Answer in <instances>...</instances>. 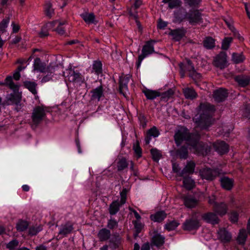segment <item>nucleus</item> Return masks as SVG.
<instances>
[{"mask_svg":"<svg viewBox=\"0 0 250 250\" xmlns=\"http://www.w3.org/2000/svg\"><path fill=\"white\" fill-rule=\"evenodd\" d=\"M123 205H121L118 200L113 201L110 205L109 207V212L110 215H113L116 214L119 210L120 208Z\"/></svg>","mask_w":250,"mask_h":250,"instance_id":"29","label":"nucleus"},{"mask_svg":"<svg viewBox=\"0 0 250 250\" xmlns=\"http://www.w3.org/2000/svg\"><path fill=\"white\" fill-rule=\"evenodd\" d=\"M184 94L186 99H193L197 96L195 90L193 88L189 87L184 89Z\"/></svg>","mask_w":250,"mask_h":250,"instance_id":"37","label":"nucleus"},{"mask_svg":"<svg viewBox=\"0 0 250 250\" xmlns=\"http://www.w3.org/2000/svg\"><path fill=\"white\" fill-rule=\"evenodd\" d=\"M10 17H8L4 19L0 23V35L6 32V28L9 22Z\"/></svg>","mask_w":250,"mask_h":250,"instance_id":"42","label":"nucleus"},{"mask_svg":"<svg viewBox=\"0 0 250 250\" xmlns=\"http://www.w3.org/2000/svg\"><path fill=\"white\" fill-rule=\"evenodd\" d=\"M173 94L174 91L171 89H169L162 94L160 93L161 100L164 101H167L168 99L173 95Z\"/></svg>","mask_w":250,"mask_h":250,"instance_id":"48","label":"nucleus"},{"mask_svg":"<svg viewBox=\"0 0 250 250\" xmlns=\"http://www.w3.org/2000/svg\"><path fill=\"white\" fill-rule=\"evenodd\" d=\"M232 41V38L231 37H226L225 38L222 43V49L223 50H227L229 47L230 43Z\"/></svg>","mask_w":250,"mask_h":250,"instance_id":"53","label":"nucleus"},{"mask_svg":"<svg viewBox=\"0 0 250 250\" xmlns=\"http://www.w3.org/2000/svg\"><path fill=\"white\" fill-rule=\"evenodd\" d=\"M185 19L192 25H196L202 22L201 14L198 10L190 11L186 13Z\"/></svg>","mask_w":250,"mask_h":250,"instance_id":"7","label":"nucleus"},{"mask_svg":"<svg viewBox=\"0 0 250 250\" xmlns=\"http://www.w3.org/2000/svg\"><path fill=\"white\" fill-rule=\"evenodd\" d=\"M48 69V66L46 67L44 63L42 62L40 59L37 58L34 60V70L42 73L46 71Z\"/></svg>","mask_w":250,"mask_h":250,"instance_id":"24","label":"nucleus"},{"mask_svg":"<svg viewBox=\"0 0 250 250\" xmlns=\"http://www.w3.org/2000/svg\"><path fill=\"white\" fill-rule=\"evenodd\" d=\"M185 67L186 70L189 72V76L192 78L193 79L199 80L201 78V75L195 71L194 67L190 61L188 60L187 61V64H186Z\"/></svg>","mask_w":250,"mask_h":250,"instance_id":"14","label":"nucleus"},{"mask_svg":"<svg viewBox=\"0 0 250 250\" xmlns=\"http://www.w3.org/2000/svg\"><path fill=\"white\" fill-rule=\"evenodd\" d=\"M24 86L32 93L36 95L37 93L36 90L37 83L34 82L25 81L23 83Z\"/></svg>","mask_w":250,"mask_h":250,"instance_id":"35","label":"nucleus"},{"mask_svg":"<svg viewBox=\"0 0 250 250\" xmlns=\"http://www.w3.org/2000/svg\"><path fill=\"white\" fill-rule=\"evenodd\" d=\"M19 244V241L16 239H13L6 244V248L9 250H14Z\"/></svg>","mask_w":250,"mask_h":250,"instance_id":"49","label":"nucleus"},{"mask_svg":"<svg viewBox=\"0 0 250 250\" xmlns=\"http://www.w3.org/2000/svg\"><path fill=\"white\" fill-rule=\"evenodd\" d=\"M214 65L220 69H223L227 67V55L225 53H221L215 58L213 62Z\"/></svg>","mask_w":250,"mask_h":250,"instance_id":"8","label":"nucleus"},{"mask_svg":"<svg viewBox=\"0 0 250 250\" xmlns=\"http://www.w3.org/2000/svg\"><path fill=\"white\" fill-rule=\"evenodd\" d=\"M81 17L87 24L96 23L95 17L93 13H83L81 14Z\"/></svg>","mask_w":250,"mask_h":250,"instance_id":"31","label":"nucleus"},{"mask_svg":"<svg viewBox=\"0 0 250 250\" xmlns=\"http://www.w3.org/2000/svg\"><path fill=\"white\" fill-rule=\"evenodd\" d=\"M176 153L180 159H186L188 156V148L187 147L183 146L177 150Z\"/></svg>","mask_w":250,"mask_h":250,"instance_id":"40","label":"nucleus"},{"mask_svg":"<svg viewBox=\"0 0 250 250\" xmlns=\"http://www.w3.org/2000/svg\"><path fill=\"white\" fill-rule=\"evenodd\" d=\"M143 92L148 100H154L157 97L160 96V93L156 90L146 89Z\"/></svg>","mask_w":250,"mask_h":250,"instance_id":"25","label":"nucleus"},{"mask_svg":"<svg viewBox=\"0 0 250 250\" xmlns=\"http://www.w3.org/2000/svg\"><path fill=\"white\" fill-rule=\"evenodd\" d=\"M228 96V93L227 90L222 88L216 90L213 92V98L217 102L225 100Z\"/></svg>","mask_w":250,"mask_h":250,"instance_id":"11","label":"nucleus"},{"mask_svg":"<svg viewBox=\"0 0 250 250\" xmlns=\"http://www.w3.org/2000/svg\"><path fill=\"white\" fill-rule=\"evenodd\" d=\"M185 206L188 208H194L197 204V200L191 196H184L182 197Z\"/></svg>","mask_w":250,"mask_h":250,"instance_id":"19","label":"nucleus"},{"mask_svg":"<svg viewBox=\"0 0 250 250\" xmlns=\"http://www.w3.org/2000/svg\"><path fill=\"white\" fill-rule=\"evenodd\" d=\"M232 60L234 63H239L244 61V57L241 54L233 53Z\"/></svg>","mask_w":250,"mask_h":250,"instance_id":"51","label":"nucleus"},{"mask_svg":"<svg viewBox=\"0 0 250 250\" xmlns=\"http://www.w3.org/2000/svg\"><path fill=\"white\" fill-rule=\"evenodd\" d=\"M167 25V22L163 21L162 19H160L158 21L157 27L158 28L163 29H164Z\"/></svg>","mask_w":250,"mask_h":250,"instance_id":"61","label":"nucleus"},{"mask_svg":"<svg viewBox=\"0 0 250 250\" xmlns=\"http://www.w3.org/2000/svg\"><path fill=\"white\" fill-rule=\"evenodd\" d=\"M221 173L220 169L204 168L200 170V174L203 179L212 180Z\"/></svg>","mask_w":250,"mask_h":250,"instance_id":"6","label":"nucleus"},{"mask_svg":"<svg viewBox=\"0 0 250 250\" xmlns=\"http://www.w3.org/2000/svg\"><path fill=\"white\" fill-rule=\"evenodd\" d=\"M147 133H148V134L149 136H150L151 137H157L160 134V133H159L158 130L157 129V128L155 126H153V127H152L150 129H149L147 131Z\"/></svg>","mask_w":250,"mask_h":250,"instance_id":"54","label":"nucleus"},{"mask_svg":"<svg viewBox=\"0 0 250 250\" xmlns=\"http://www.w3.org/2000/svg\"><path fill=\"white\" fill-rule=\"evenodd\" d=\"M202 218L208 223L213 225L217 224L219 222V219L216 214L213 212H208L202 215Z\"/></svg>","mask_w":250,"mask_h":250,"instance_id":"16","label":"nucleus"},{"mask_svg":"<svg viewBox=\"0 0 250 250\" xmlns=\"http://www.w3.org/2000/svg\"><path fill=\"white\" fill-rule=\"evenodd\" d=\"M133 149L136 154L137 155L138 158L142 156V149L138 144L134 146Z\"/></svg>","mask_w":250,"mask_h":250,"instance_id":"59","label":"nucleus"},{"mask_svg":"<svg viewBox=\"0 0 250 250\" xmlns=\"http://www.w3.org/2000/svg\"><path fill=\"white\" fill-rule=\"evenodd\" d=\"M167 214L165 211H160L157 212L154 214L151 215L150 217L151 220L154 222H160L164 220Z\"/></svg>","mask_w":250,"mask_h":250,"instance_id":"30","label":"nucleus"},{"mask_svg":"<svg viewBox=\"0 0 250 250\" xmlns=\"http://www.w3.org/2000/svg\"><path fill=\"white\" fill-rule=\"evenodd\" d=\"M28 224L26 221H21L17 224V229L19 231L25 230L28 227Z\"/></svg>","mask_w":250,"mask_h":250,"instance_id":"52","label":"nucleus"},{"mask_svg":"<svg viewBox=\"0 0 250 250\" xmlns=\"http://www.w3.org/2000/svg\"><path fill=\"white\" fill-rule=\"evenodd\" d=\"M179 225V223L176 221H172L166 224L165 228L168 231L175 229Z\"/></svg>","mask_w":250,"mask_h":250,"instance_id":"46","label":"nucleus"},{"mask_svg":"<svg viewBox=\"0 0 250 250\" xmlns=\"http://www.w3.org/2000/svg\"><path fill=\"white\" fill-rule=\"evenodd\" d=\"M21 102V98L18 94H10L7 97V104L18 105Z\"/></svg>","mask_w":250,"mask_h":250,"instance_id":"32","label":"nucleus"},{"mask_svg":"<svg viewBox=\"0 0 250 250\" xmlns=\"http://www.w3.org/2000/svg\"><path fill=\"white\" fill-rule=\"evenodd\" d=\"M55 72V68L54 66L49 65L48 66V69L46 71L43 72L44 76L41 80L42 83H45L52 80Z\"/></svg>","mask_w":250,"mask_h":250,"instance_id":"13","label":"nucleus"},{"mask_svg":"<svg viewBox=\"0 0 250 250\" xmlns=\"http://www.w3.org/2000/svg\"><path fill=\"white\" fill-rule=\"evenodd\" d=\"M200 136L198 134H191L188 130L184 127L178 129L174 135V140L177 146L183 141L190 146V150L194 153L206 155L210 151V147L202 142H199Z\"/></svg>","mask_w":250,"mask_h":250,"instance_id":"1","label":"nucleus"},{"mask_svg":"<svg viewBox=\"0 0 250 250\" xmlns=\"http://www.w3.org/2000/svg\"><path fill=\"white\" fill-rule=\"evenodd\" d=\"M183 178V183L185 188L189 190L191 189L194 187V181L190 177H187L186 175H185Z\"/></svg>","mask_w":250,"mask_h":250,"instance_id":"38","label":"nucleus"},{"mask_svg":"<svg viewBox=\"0 0 250 250\" xmlns=\"http://www.w3.org/2000/svg\"><path fill=\"white\" fill-rule=\"evenodd\" d=\"M235 80L239 85L245 87L248 85L250 83V79L248 77L243 75H239L235 77Z\"/></svg>","mask_w":250,"mask_h":250,"instance_id":"33","label":"nucleus"},{"mask_svg":"<svg viewBox=\"0 0 250 250\" xmlns=\"http://www.w3.org/2000/svg\"><path fill=\"white\" fill-rule=\"evenodd\" d=\"M42 229V228L40 226L32 227L29 228V233L30 235H35Z\"/></svg>","mask_w":250,"mask_h":250,"instance_id":"56","label":"nucleus"},{"mask_svg":"<svg viewBox=\"0 0 250 250\" xmlns=\"http://www.w3.org/2000/svg\"><path fill=\"white\" fill-rule=\"evenodd\" d=\"M91 93L92 100H97L98 101H100L101 98L103 96V87L102 85H100L93 89L91 91Z\"/></svg>","mask_w":250,"mask_h":250,"instance_id":"23","label":"nucleus"},{"mask_svg":"<svg viewBox=\"0 0 250 250\" xmlns=\"http://www.w3.org/2000/svg\"><path fill=\"white\" fill-rule=\"evenodd\" d=\"M65 78L70 82L81 84L85 83L86 80L84 77L78 71L74 69L70 68L66 70L64 73Z\"/></svg>","mask_w":250,"mask_h":250,"instance_id":"5","label":"nucleus"},{"mask_svg":"<svg viewBox=\"0 0 250 250\" xmlns=\"http://www.w3.org/2000/svg\"><path fill=\"white\" fill-rule=\"evenodd\" d=\"M185 32L183 28L171 30L169 35L172 36L175 41H179L184 36Z\"/></svg>","mask_w":250,"mask_h":250,"instance_id":"18","label":"nucleus"},{"mask_svg":"<svg viewBox=\"0 0 250 250\" xmlns=\"http://www.w3.org/2000/svg\"><path fill=\"white\" fill-rule=\"evenodd\" d=\"M238 219V214L236 212H232L230 215V219L232 222L235 223Z\"/></svg>","mask_w":250,"mask_h":250,"instance_id":"63","label":"nucleus"},{"mask_svg":"<svg viewBox=\"0 0 250 250\" xmlns=\"http://www.w3.org/2000/svg\"><path fill=\"white\" fill-rule=\"evenodd\" d=\"M165 239V238L164 236L156 233L152 238V243L157 247H160L164 244Z\"/></svg>","mask_w":250,"mask_h":250,"instance_id":"26","label":"nucleus"},{"mask_svg":"<svg viewBox=\"0 0 250 250\" xmlns=\"http://www.w3.org/2000/svg\"><path fill=\"white\" fill-rule=\"evenodd\" d=\"M154 41L151 40L146 42L145 45L143 46L142 53L138 56V61L136 62V66L137 68L140 66L142 61L149 55L153 54L155 52Z\"/></svg>","mask_w":250,"mask_h":250,"instance_id":"4","label":"nucleus"},{"mask_svg":"<svg viewBox=\"0 0 250 250\" xmlns=\"http://www.w3.org/2000/svg\"><path fill=\"white\" fill-rule=\"evenodd\" d=\"M168 2V7L170 9H173L179 7L181 5V1H163Z\"/></svg>","mask_w":250,"mask_h":250,"instance_id":"57","label":"nucleus"},{"mask_svg":"<svg viewBox=\"0 0 250 250\" xmlns=\"http://www.w3.org/2000/svg\"><path fill=\"white\" fill-rule=\"evenodd\" d=\"M46 111L42 106H38L35 107L32 113L31 126L36 128L45 118Z\"/></svg>","mask_w":250,"mask_h":250,"instance_id":"3","label":"nucleus"},{"mask_svg":"<svg viewBox=\"0 0 250 250\" xmlns=\"http://www.w3.org/2000/svg\"><path fill=\"white\" fill-rule=\"evenodd\" d=\"M110 235V231L105 228L100 229L98 233V237L100 241H104L108 240Z\"/></svg>","mask_w":250,"mask_h":250,"instance_id":"28","label":"nucleus"},{"mask_svg":"<svg viewBox=\"0 0 250 250\" xmlns=\"http://www.w3.org/2000/svg\"><path fill=\"white\" fill-rule=\"evenodd\" d=\"M220 182L222 188L227 190L231 189L233 185V181L232 179L226 177L222 178L220 180Z\"/></svg>","mask_w":250,"mask_h":250,"instance_id":"27","label":"nucleus"},{"mask_svg":"<svg viewBox=\"0 0 250 250\" xmlns=\"http://www.w3.org/2000/svg\"><path fill=\"white\" fill-rule=\"evenodd\" d=\"M218 237L223 243L229 242L231 239V235L225 229H220L218 231Z\"/></svg>","mask_w":250,"mask_h":250,"instance_id":"15","label":"nucleus"},{"mask_svg":"<svg viewBox=\"0 0 250 250\" xmlns=\"http://www.w3.org/2000/svg\"><path fill=\"white\" fill-rule=\"evenodd\" d=\"M73 229V225L70 222H67L62 225L59 228V234L62 236H66Z\"/></svg>","mask_w":250,"mask_h":250,"instance_id":"12","label":"nucleus"},{"mask_svg":"<svg viewBox=\"0 0 250 250\" xmlns=\"http://www.w3.org/2000/svg\"><path fill=\"white\" fill-rule=\"evenodd\" d=\"M57 22L55 24V25L57 23H58V25L57 27L56 28L55 30L60 35H62L64 34L65 33V29L62 26L66 24V21H57Z\"/></svg>","mask_w":250,"mask_h":250,"instance_id":"50","label":"nucleus"},{"mask_svg":"<svg viewBox=\"0 0 250 250\" xmlns=\"http://www.w3.org/2000/svg\"><path fill=\"white\" fill-rule=\"evenodd\" d=\"M133 223L135 226V228L136 229V232L137 233L140 232L141 230L143 227L142 224L140 222V221H133Z\"/></svg>","mask_w":250,"mask_h":250,"instance_id":"60","label":"nucleus"},{"mask_svg":"<svg viewBox=\"0 0 250 250\" xmlns=\"http://www.w3.org/2000/svg\"><path fill=\"white\" fill-rule=\"evenodd\" d=\"M245 7L248 17L250 19V3H245Z\"/></svg>","mask_w":250,"mask_h":250,"instance_id":"64","label":"nucleus"},{"mask_svg":"<svg viewBox=\"0 0 250 250\" xmlns=\"http://www.w3.org/2000/svg\"><path fill=\"white\" fill-rule=\"evenodd\" d=\"M215 111L214 106L208 103H202L199 107L198 115L193 119L197 127L207 129L212 122V114Z\"/></svg>","mask_w":250,"mask_h":250,"instance_id":"2","label":"nucleus"},{"mask_svg":"<svg viewBox=\"0 0 250 250\" xmlns=\"http://www.w3.org/2000/svg\"><path fill=\"white\" fill-rule=\"evenodd\" d=\"M200 226L198 220L191 218L187 220L183 224V229L186 230L197 229Z\"/></svg>","mask_w":250,"mask_h":250,"instance_id":"9","label":"nucleus"},{"mask_svg":"<svg viewBox=\"0 0 250 250\" xmlns=\"http://www.w3.org/2000/svg\"><path fill=\"white\" fill-rule=\"evenodd\" d=\"M142 1H135L134 5L132 6L130 8L129 13L130 16H131L136 21L137 24L139 26L140 24V22L138 21V15L136 10L140 7L142 4Z\"/></svg>","mask_w":250,"mask_h":250,"instance_id":"20","label":"nucleus"},{"mask_svg":"<svg viewBox=\"0 0 250 250\" xmlns=\"http://www.w3.org/2000/svg\"><path fill=\"white\" fill-rule=\"evenodd\" d=\"M150 152L153 160L154 161L158 162L162 156L160 151L156 148H152L150 150Z\"/></svg>","mask_w":250,"mask_h":250,"instance_id":"47","label":"nucleus"},{"mask_svg":"<svg viewBox=\"0 0 250 250\" xmlns=\"http://www.w3.org/2000/svg\"><path fill=\"white\" fill-rule=\"evenodd\" d=\"M172 169L175 173H176L178 175L180 176V173L182 170H180L178 164L173 163L172 165Z\"/></svg>","mask_w":250,"mask_h":250,"instance_id":"62","label":"nucleus"},{"mask_svg":"<svg viewBox=\"0 0 250 250\" xmlns=\"http://www.w3.org/2000/svg\"><path fill=\"white\" fill-rule=\"evenodd\" d=\"M129 164L125 158H122L117 163V168L119 171H122L127 167Z\"/></svg>","mask_w":250,"mask_h":250,"instance_id":"45","label":"nucleus"},{"mask_svg":"<svg viewBox=\"0 0 250 250\" xmlns=\"http://www.w3.org/2000/svg\"><path fill=\"white\" fill-rule=\"evenodd\" d=\"M195 164L193 162H188L185 168L181 171L180 176L184 177L187 174H192L194 172Z\"/></svg>","mask_w":250,"mask_h":250,"instance_id":"22","label":"nucleus"},{"mask_svg":"<svg viewBox=\"0 0 250 250\" xmlns=\"http://www.w3.org/2000/svg\"><path fill=\"white\" fill-rule=\"evenodd\" d=\"M102 64L100 62L95 61L92 65V72H94L97 75L102 73Z\"/></svg>","mask_w":250,"mask_h":250,"instance_id":"44","label":"nucleus"},{"mask_svg":"<svg viewBox=\"0 0 250 250\" xmlns=\"http://www.w3.org/2000/svg\"><path fill=\"white\" fill-rule=\"evenodd\" d=\"M215 150L220 154L226 153L229 151V146L224 141H218L213 144Z\"/></svg>","mask_w":250,"mask_h":250,"instance_id":"10","label":"nucleus"},{"mask_svg":"<svg viewBox=\"0 0 250 250\" xmlns=\"http://www.w3.org/2000/svg\"><path fill=\"white\" fill-rule=\"evenodd\" d=\"M118 226V222L115 219H110L108 220L107 227L110 229H113Z\"/></svg>","mask_w":250,"mask_h":250,"instance_id":"58","label":"nucleus"},{"mask_svg":"<svg viewBox=\"0 0 250 250\" xmlns=\"http://www.w3.org/2000/svg\"><path fill=\"white\" fill-rule=\"evenodd\" d=\"M247 237V233L246 230L242 229L240 230L239 234L237 236V242L239 244L244 245L245 243Z\"/></svg>","mask_w":250,"mask_h":250,"instance_id":"39","label":"nucleus"},{"mask_svg":"<svg viewBox=\"0 0 250 250\" xmlns=\"http://www.w3.org/2000/svg\"><path fill=\"white\" fill-rule=\"evenodd\" d=\"M57 22V21L48 22L44 25L42 28L41 31L39 32V35L40 37L44 38L48 35V30L52 29Z\"/></svg>","mask_w":250,"mask_h":250,"instance_id":"17","label":"nucleus"},{"mask_svg":"<svg viewBox=\"0 0 250 250\" xmlns=\"http://www.w3.org/2000/svg\"><path fill=\"white\" fill-rule=\"evenodd\" d=\"M204 46L207 49H211L214 47L215 42L211 37L206 38L203 42Z\"/></svg>","mask_w":250,"mask_h":250,"instance_id":"43","label":"nucleus"},{"mask_svg":"<svg viewBox=\"0 0 250 250\" xmlns=\"http://www.w3.org/2000/svg\"><path fill=\"white\" fill-rule=\"evenodd\" d=\"M129 81L128 77H124L120 80L119 90L120 92L125 96V91L127 89V84Z\"/></svg>","mask_w":250,"mask_h":250,"instance_id":"34","label":"nucleus"},{"mask_svg":"<svg viewBox=\"0 0 250 250\" xmlns=\"http://www.w3.org/2000/svg\"><path fill=\"white\" fill-rule=\"evenodd\" d=\"M213 208L214 210L220 215L226 214L228 210L227 205L224 202L215 204Z\"/></svg>","mask_w":250,"mask_h":250,"instance_id":"21","label":"nucleus"},{"mask_svg":"<svg viewBox=\"0 0 250 250\" xmlns=\"http://www.w3.org/2000/svg\"><path fill=\"white\" fill-rule=\"evenodd\" d=\"M5 84L8 85L9 88L12 89L14 91H18L19 90V86L18 85L15 84L13 81L11 76H8L5 80Z\"/></svg>","mask_w":250,"mask_h":250,"instance_id":"41","label":"nucleus"},{"mask_svg":"<svg viewBox=\"0 0 250 250\" xmlns=\"http://www.w3.org/2000/svg\"><path fill=\"white\" fill-rule=\"evenodd\" d=\"M44 9L45 14L48 18L50 19L54 15V9L49 1L46 3Z\"/></svg>","mask_w":250,"mask_h":250,"instance_id":"36","label":"nucleus"},{"mask_svg":"<svg viewBox=\"0 0 250 250\" xmlns=\"http://www.w3.org/2000/svg\"><path fill=\"white\" fill-rule=\"evenodd\" d=\"M127 190L126 188H124L123 190L120 192L121 200L119 203L121 205H124L126 202V194Z\"/></svg>","mask_w":250,"mask_h":250,"instance_id":"55","label":"nucleus"}]
</instances>
